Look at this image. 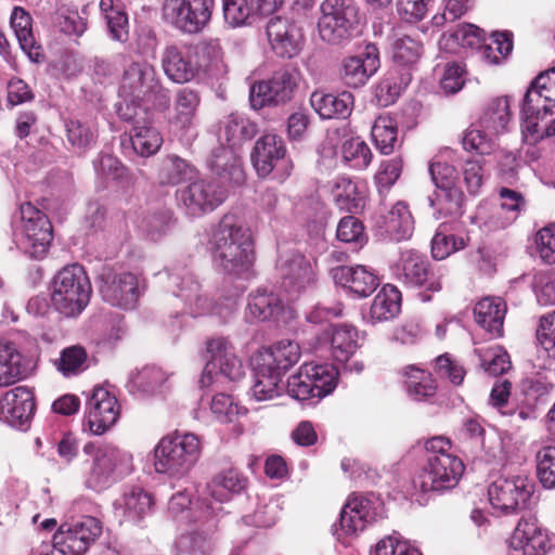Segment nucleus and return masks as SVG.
<instances>
[{
    "mask_svg": "<svg viewBox=\"0 0 555 555\" xmlns=\"http://www.w3.org/2000/svg\"><path fill=\"white\" fill-rule=\"evenodd\" d=\"M210 244L216 261L229 273L245 271L254 261L250 230L233 214L223 216Z\"/></svg>",
    "mask_w": 555,
    "mask_h": 555,
    "instance_id": "obj_1",
    "label": "nucleus"
},
{
    "mask_svg": "<svg viewBox=\"0 0 555 555\" xmlns=\"http://www.w3.org/2000/svg\"><path fill=\"white\" fill-rule=\"evenodd\" d=\"M522 130L534 141L555 135V67L541 73L527 90Z\"/></svg>",
    "mask_w": 555,
    "mask_h": 555,
    "instance_id": "obj_2",
    "label": "nucleus"
},
{
    "mask_svg": "<svg viewBox=\"0 0 555 555\" xmlns=\"http://www.w3.org/2000/svg\"><path fill=\"white\" fill-rule=\"evenodd\" d=\"M451 448V441L442 436L426 441L427 463L415 480L423 492H443L459 483L465 467Z\"/></svg>",
    "mask_w": 555,
    "mask_h": 555,
    "instance_id": "obj_3",
    "label": "nucleus"
},
{
    "mask_svg": "<svg viewBox=\"0 0 555 555\" xmlns=\"http://www.w3.org/2000/svg\"><path fill=\"white\" fill-rule=\"evenodd\" d=\"M118 94L127 109L130 105L133 108L147 104L162 107L168 101L167 90L162 86L154 66L142 59L125 66Z\"/></svg>",
    "mask_w": 555,
    "mask_h": 555,
    "instance_id": "obj_4",
    "label": "nucleus"
},
{
    "mask_svg": "<svg viewBox=\"0 0 555 555\" xmlns=\"http://www.w3.org/2000/svg\"><path fill=\"white\" fill-rule=\"evenodd\" d=\"M82 452L91 456V463L85 473V482L90 489L104 490L133 469L132 455L115 446L88 442Z\"/></svg>",
    "mask_w": 555,
    "mask_h": 555,
    "instance_id": "obj_5",
    "label": "nucleus"
},
{
    "mask_svg": "<svg viewBox=\"0 0 555 555\" xmlns=\"http://www.w3.org/2000/svg\"><path fill=\"white\" fill-rule=\"evenodd\" d=\"M201 454V443L193 434L164 437L154 450V467L158 474L172 478L186 476Z\"/></svg>",
    "mask_w": 555,
    "mask_h": 555,
    "instance_id": "obj_6",
    "label": "nucleus"
},
{
    "mask_svg": "<svg viewBox=\"0 0 555 555\" xmlns=\"http://www.w3.org/2000/svg\"><path fill=\"white\" fill-rule=\"evenodd\" d=\"M91 284L79 264L64 267L54 276L51 286V304L65 317L79 314L88 305Z\"/></svg>",
    "mask_w": 555,
    "mask_h": 555,
    "instance_id": "obj_7",
    "label": "nucleus"
},
{
    "mask_svg": "<svg viewBox=\"0 0 555 555\" xmlns=\"http://www.w3.org/2000/svg\"><path fill=\"white\" fill-rule=\"evenodd\" d=\"M453 151L444 149L429 164L433 182L439 189L437 206L444 216L457 215L464 201V193L457 184L459 176L455 168L448 162L453 158Z\"/></svg>",
    "mask_w": 555,
    "mask_h": 555,
    "instance_id": "obj_8",
    "label": "nucleus"
},
{
    "mask_svg": "<svg viewBox=\"0 0 555 555\" xmlns=\"http://www.w3.org/2000/svg\"><path fill=\"white\" fill-rule=\"evenodd\" d=\"M215 0H164L163 20L186 35H196L210 23Z\"/></svg>",
    "mask_w": 555,
    "mask_h": 555,
    "instance_id": "obj_9",
    "label": "nucleus"
},
{
    "mask_svg": "<svg viewBox=\"0 0 555 555\" xmlns=\"http://www.w3.org/2000/svg\"><path fill=\"white\" fill-rule=\"evenodd\" d=\"M320 10L318 31L323 41L339 44L351 37L357 9L350 0H324Z\"/></svg>",
    "mask_w": 555,
    "mask_h": 555,
    "instance_id": "obj_10",
    "label": "nucleus"
},
{
    "mask_svg": "<svg viewBox=\"0 0 555 555\" xmlns=\"http://www.w3.org/2000/svg\"><path fill=\"white\" fill-rule=\"evenodd\" d=\"M533 493V481L522 474L500 476L488 489L490 504L494 509L503 513L528 507Z\"/></svg>",
    "mask_w": 555,
    "mask_h": 555,
    "instance_id": "obj_11",
    "label": "nucleus"
},
{
    "mask_svg": "<svg viewBox=\"0 0 555 555\" xmlns=\"http://www.w3.org/2000/svg\"><path fill=\"white\" fill-rule=\"evenodd\" d=\"M209 359L201 377L203 387L211 386L218 377L237 380L244 375L241 360L236 357L232 344L224 337H215L206 343Z\"/></svg>",
    "mask_w": 555,
    "mask_h": 555,
    "instance_id": "obj_12",
    "label": "nucleus"
},
{
    "mask_svg": "<svg viewBox=\"0 0 555 555\" xmlns=\"http://www.w3.org/2000/svg\"><path fill=\"white\" fill-rule=\"evenodd\" d=\"M101 533V521L92 516H83L62 524L53 535V546L62 555H83Z\"/></svg>",
    "mask_w": 555,
    "mask_h": 555,
    "instance_id": "obj_13",
    "label": "nucleus"
},
{
    "mask_svg": "<svg viewBox=\"0 0 555 555\" xmlns=\"http://www.w3.org/2000/svg\"><path fill=\"white\" fill-rule=\"evenodd\" d=\"M383 514V504L374 495H352L341 509L339 529L335 531L337 539L356 535Z\"/></svg>",
    "mask_w": 555,
    "mask_h": 555,
    "instance_id": "obj_14",
    "label": "nucleus"
},
{
    "mask_svg": "<svg viewBox=\"0 0 555 555\" xmlns=\"http://www.w3.org/2000/svg\"><path fill=\"white\" fill-rule=\"evenodd\" d=\"M298 85V75L293 70L275 72L268 80L254 83L250 88L249 101L255 109L263 106L283 104L289 101Z\"/></svg>",
    "mask_w": 555,
    "mask_h": 555,
    "instance_id": "obj_15",
    "label": "nucleus"
},
{
    "mask_svg": "<svg viewBox=\"0 0 555 555\" xmlns=\"http://www.w3.org/2000/svg\"><path fill=\"white\" fill-rule=\"evenodd\" d=\"M23 241L26 253L34 258H41L52 241V228L47 216L30 203L20 207Z\"/></svg>",
    "mask_w": 555,
    "mask_h": 555,
    "instance_id": "obj_16",
    "label": "nucleus"
},
{
    "mask_svg": "<svg viewBox=\"0 0 555 555\" xmlns=\"http://www.w3.org/2000/svg\"><path fill=\"white\" fill-rule=\"evenodd\" d=\"M100 293L112 306L131 309L140 297L139 278L131 272L105 269L101 274Z\"/></svg>",
    "mask_w": 555,
    "mask_h": 555,
    "instance_id": "obj_17",
    "label": "nucleus"
},
{
    "mask_svg": "<svg viewBox=\"0 0 555 555\" xmlns=\"http://www.w3.org/2000/svg\"><path fill=\"white\" fill-rule=\"evenodd\" d=\"M282 274V287L287 294V300H294L301 292L315 282V272L309 259L298 253H292L279 260Z\"/></svg>",
    "mask_w": 555,
    "mask_h": 555,
    "instance_id": "obj_18",
    "label": "nucleus"
},
{
    "mask_svg": "<svg viewBox=\"0 0 555 555\" xmlns=\"http://www.w3.org/2000/svg\"><path fill=\"white\" fill-rule=\"evenodd\" d=\"M508 546L520 555H545L552 540L537 519H520L508 539Z\"/></svg>",
    "mask_w": 555,
    "mask_h": 555,
    "instance_id": "obj_19",
    "label": "nucleus"
},
{
    "mask_svg": "<svg viewBox=\"0 0 555 555\" xmlns=\"http://www.w3.org/2000/svg\"><path fill=\"white\" fill-rule=\"evenodd\" d=\"M266 33L271 49L280 57L292 59L298 55L304 47L301 28L288 18H271Z\"/></svg>",
    "mask_w": 555,
    "mask_h": 555,
    "instance_id": "obj_20",
    "label": "nucleus"
},
{
    "mask_svg": "<svg viewBox=\"0 0 555 555\" xmlns=\"http://www.w3.org/2000/svg\"><path fill=\"white\" fill-rule=\"evenodd\" d=\"M87 406L86 423L93 435H103L119 417L117 399L103 387L93 389Z\"/></svg>",
    "mask_w": 555,
    "mask_h": 555,
    "instance_id": "obj_21",
    "label": "nucleus"
},
{
    "mask_svg": "<svg viewBox=\"0 0 555 555\" xmlns=\"http://www.w3.org/2000/svg\"><path fill=\"white\" fill-rule=\"evenodd\" d=\"M34 413V393L28 387H15L7 391L0 400V418L12 427L23 428Z\"/></svg>",
    "mask_w": 555,
    "mask_h": 555,
    "instance_id": "obj_22",
    "label": "nucleus"
},
{
    "mask_svg": "<svg viewBox=\"0 0 555 555\" xmlns=\"http://www.w3.org/2000/svg\"><path fill=\"white\" fill-rule=\"evenodd\" d=\"M225 198L223 189L204 180L195 181L180 191L179 199L188 214L198 216L215 209Z\"/></svg>",
    "mask_w": 555,
    "mask_h": 555,
    "instance_id": "obj_23",
    "label": "nucleus"
},
{
    "mask_svg": "<svg viewBox=\"0 0 555 555\" xmlns=\"http://www.w3.org/2000/svg\"><path fill=\"white\" fill-rule=\"evenodd\" d=\"M378 67V51L374 46H367L360 53L343 60L340 77L346 86L359 88L367 82Z\"/></svg>",
    "mask_w": 555,
    "mask_h": 555,
    "instance_id": "obj_24",
    "label": "nucleus"
},
{
    "mask_svg": "<svg viewBox=\"0 0 555 555\" xmlns=\"http://www.w3.org/2000/svg\"><path fill=\"white\" fill-rule=\"evenodd\" d=\"M402 274L404 281L412 286L425 285L427 291L440 292L442 289L443 272L429 271L427 259L414 250H406L401 255Z\"/></svg>",
    "mask_w": 555,
    "mask_h": 555,
    "instance_id": "obj_25",
    "label": "nucleus"
},
{
    "mask_svg": "<svg viewBox=\"0 0 555 555\" xmlns=\"http://www.w3.org/2000/svg\"><path fill=\"white\" fill-rule=\"evenodd\" d=\"M162 68L167 78L177 83L191 81L197 74L191 49L185 46H167L162 52Z\"/></svg>",
    "mask_w": 555,
    "mask_h": 555,
    "instance_id": "obj_26",
    "label": "nucleus"
},
{
    "mask_svg": "<svg viewBox=\"0 0 555 555\" xmlns=\"http://www.w3.org/2000/svg\"><path fill=\"white\" fill-rule=\"evenodd\" d=\"M286 149L282 138L273 133L260 137L251 153L253 165L260 177L270 175L280 164H284Z\"/></svg>",
    "mask_w": 555,
    "mask_h": 555,
    "instance_id": "obj_27",
    "label": "nucleus"
},
{
    "mask_svg": "<svg viewBox=\"0 0 555 555\" xmlns=\"http://www.w3.org/2000/svg\"><path fill=\"white\" fill-rule=\"evenodd\" d=\"M333 278L337 284L358 297L370 296L379 283L377 275L362 264L335 268L333 270Z\"/></svg>",
    "mask_w": 555,
    "mask_h": 555,
    "instance_id": "obj_28",
    "label": "nucleus"
},
{
    "mask_svg": "<svg viewBox=\"0 0 555 555\" xmlns=\"http://www.w3.org/2000/svg\"><path fill=\"white\" fill-rule=\"evenodd\" d=\"M288 301L273 293L257 292L248 301V315L254 321L286 320L293 313Z\"/></svg>",
    "mask_w": 555,
    "mask_h": 555,
    "instance_id": "obj_29",
    "label": "nucleus"
},
{
    "mask_svg": "<svg viewBox=\"0 0 555 555\" xmlns=\"http://www.w3.org/2000/svg\"><path fill=\"white\" fill-rule=\"evenodd\" d=\"M25 359L16 345L0 341V387H9L27 376Z\"/></svg>",
    "mask_w": 555,
    "mask_h": 555,
    "instance_id": "obj_30",
    "label": "nucleus"
},
{
    "mask_svg": "<svg viewBox=\"0 0 555 555\" xmlns=\"http://www.w3.org/2000/svg\"><path fill=\"white\" fill-rule=\"evenodd\" d=\"M201 96L197 91L191 88H182L177 91L170 124L179 130H189L194 127Z\"/></svg>",
    "mask_w": 555,
    "mask_h": 555,
    "instance_id": "obj_31",
    "label": "nucleus"
},
{
    "mask_svg": "<svg viewBox=\"0 0 555 555\" xmlns=\"http://www.w3.org/2000/svg\"><path fill=\"white\" fill-rule=\"evenodd\" d=\"M312 108L324 119L346 118L353 105V95L343 92L338 95L315 91L310 96Z\"/></svg>",
    "mask_w": 555,
    "mask_h": 555,
    "instance_id": "obj_32",
    "label": "nucleus"
},
{
    "mask_svg": "<svg viewBox=\"0 0 555 555\" xmlns=\"http://www.w3.org/2000/svg\"><path fill=\"white\" fill-rule=\"evenodd\" d=\"M282 372L263 364L257 359L255 367V383L251 387V397L258 401H269L279 397L283 391Z\"/></svg>",
    "mask_w": 555,
    "mask_h": 555,
    "instance_id": "obj_33",
    "label": "nucleus"
},
{
    "mask_svg": "<svg viewBox=\"0 0 555 555\" xmlns=\"http://www.w3.org/2000/svg\"><path fill=\"white\" fill-rule=\"evenodd\" d=\"M506 305L500 297H486L474 309L476 322L492 336H501Z\"/></svg>",
    "mask_w": 555,
    "mask_h": 555,
    "instance_id": "obj_34",
    "label": "nucleus"
},
{
    "mask_svg": "<svg viewBox=\"0 0 555 555\" xmlns=\"http://www.w3.org/2000/svg\"><path fill=\"white\" fill-rule=\"evenodd\" d=\"M379 228L393 241L409 238L414 229L413 217L403 202H398L379 221Z\"/></svg>",
    "mask_w": 555,
    "mask_h": 555,
    "instance_id": "obj_35",
    "label": "nucleus"
},
{
    "mask_svg": "<svg viewBox=\"0 0 555 555\" xmlns=\"http://www.w3.org/2000/svg\"><path fill=\"white\" fill-rule=\"evenodd\" d=\"M331 353L338 362H347L360 348L358 330L348 324L332 326L328 330Z\"/></svg>",
    "mask_w": 555,
    "mask_h": 555,
    "instance_id": "obj_36",
    "label": "nucleus"
},
{
    "mask_svg": "<svg viewBox=\"0 0 555 555\" xmlns=\"http://www.w3.org/2000/svg\"><path fill=\"white\" fill-rule=\"evenodd\" d=\"M10 24L18 40L21 49L33 62H40V47L37 46L31 26V16L21 7H15L11 13Z\"/></svg>",
    "mask_w": 555,
    "mask_h": 555,
    "instance_id": "obj_37",
    "label": "nucleus"
},
{
    "mask_svg": "<svg viewBox=\"0 0 555 555\" xmlns=\"http://www.w3.org/2000/svg\"><path fill=\"white\" fill-rule=\"evenodd\" d=\"M153 499L150 493L139 487L125 490L124 494L115 502V507L120 509L129 521H140L152 511Z\"/></svg>",
    "mask_w": 555,
    "mask_h": 555,
    "instance_id": "obj_38",
    "label": "nucleus"
},
{
    "mask_svg": "<svg viewBox=\"0 0 555 555\" xmlns=\"http://www.w3.org/2000/svg\"><path fill=\"white\" fill-rule=\"evenodd\" d=\"M512 121V112L506 96H500L491 100L487 105L480 120V127L492 132V134H502L508 130Z\"/></svg>",
    "mask_w": 555,
    "mask_h": 555,
    "instance_id": "obj_39",
    "label": "nucleus"
},
{
    "mask_svg": "<svg viewBox=\"0 0 555 555\" xmlns=\"http://www.w3.org/2000/svg\"><path fill=\"white\" fill-rule=\"evenodd\" d=\"M299 358V345L287 339L276 343L258 357L263 364L279 370L283 375L291 366L298 362Z\"/></svg>",
    "mask_w": 555,
    "mask_h": 555,
    "instance_id": "obj_40",
    "label": "nucleus"
},
{
    "mask_svg": "<svg viewBox=\"0 0 555 555\" xmlns=\"http://www.w3.org/2000/svg\"><path fill=\"white\" fill-rule=\"evenodd\" d=\"M195 173V168L185 159L168 155L159 164L157 179L162 185H178L191 181Z\"/></svg>",
    "mask_w": 555,
    "mask_h": 555,
    "instance_id": "obj_41",
    "label": "nucleus"
},
{
    "mask_svg": "<svg viewBox=\"0 0 555 555\" xmlns=\"http://www.w3.org/2000/svg\"><path fill=\"white\" fill-rule=\"evenodd\" d=\"M256 132V125L245 116L231 114L222 122L220 138L227 142L228 146L236 149L254 138Z\"/></svg>",
    "mask_w": 555,
    "mask_h": 555,
    "instance_id": "obj_42",
    "label": "nucleus"
},
{
    "mask_svg": "<svg viewBox=\"0 0 555 555\" xmlns=\"http://www.w3.org/2000/svg\"><path fill=\"white\" fill-rule=\"evenodd\" d=\"M209 165L216 175L227 177L230 181L240 183L244 179L240 157L234 147H218L214 152Z\"/></svg>",
    "mask_w": 555,
    "mask_h": 555,
    "instance_id": "obj_43",
    "label": "nucleus"
},
{
    "mask_svg": "<svg viewBox=\"0 0 555 555\" xmlns=\"http://www.w3.org/2000/svg\"><path fill=\"white\" fill-rule=\"evenodd\" d=\"M401 295L397 287L385 285L374 297L370 315L373 321L383 322L395 318L400 312Z\"/></svg>",
    "mask_w": 555,
    "mask_h": 555,
    "instance_id": "obj_44",
    "label": "nucleus"
},
{
    "mask_svg": "<svg viewBox=\"0 0 555 555\" xmlns=\"http://www.w3.org/2000/svg\"><path fill=\"white\" fill-rule=\"evenodd\" d=\"M245 487V480L234 469L222 472L215 476L207 485L206 492L215 501L221 503L238 493Z\"/></svg>",
    "mask_w": 555,
    "mask_h": 555,
    "instance_id": "obj_45",
    "label": "nucleus"
},
{
    "mask_svg": "<svg viewBox=\"0 0 555 555\" xmlns=\"http://www.w3.org/2000/svg\"><path fill=\"white\" fill-rule=\"evenodd\" d=\"M170 279L172 284L178 288V291L175 292L176 296L181 297L190 306L191 314L197 315L208 311L209 304L206 298H203L198 294L199 285L190 274H185L184 276L172 274Z\"/></svg>",
    "mask_w": 555,
    "mask_h": 555,
    "instance_id": "obj_46",
    "label": "nucleus"
},
{
    "mask_svg": "<svg viewBox=\"0 0 555 555\" xmlns=\"http://www.w3.org/2000/svg\"><path fill=\"white\" fill-rule=\"evenodd\" d=\"M131 144L138 155L149 157L158 152L163 137L152 125H137L131 131Z\"/></svg>",
    "mask_w": 555,
    "mask_h": 555,
    "instance_id": "obj_47",
    "label": "nucleus"
},
{
    "mask_svg": "<svg viewBox=\"0 0 555 555\" xmlns=\"http://www.w3.org/2000/svg\"><path fill=\"white\" fill-rule=\"evenodd\" d=\"M307 376V380L313 384L317 398H323L336 386L337 371L328 364L305 363L300 366Z\"/></svg>",
    "mask_w": 555,
    "mask_h": 555,
    "instance_id": "obj_48",
    "label": "nucleus"
},
{
    "mask_svg": "<svg viewBox=\"0 0 555 555\" xmlns=\"http://www.w3.org/2000/svg\"><path fill=\"white\" fill-rule=\"evenodd\" d=\"M376 147L385 155L391 154L398 144L397 122L388 115L378 116L371 130Z\"/></svg>",
    "mask_w": 555,
    "mask_h": 555,
    "instance_id": "obj_49",
    "label": "nucleus"
},
{
    "mask_svg": "<svg viewBox=\"0 0 555 555\" xmlns=\"http://www.w3.org/2000/svg\"><path fill=\"white\" fill-rule=\"evenodd\" d=\"M212 548L211 535L204 531H186L176 541L177 555H210Z\"/></svg>",
    "mask_w": 555,
    "mask_h": 555,
    "instance_id": "obj_50",
    "label": "nucleus"
},
{
    "mask_svg": "<svg viewBox=\"0 0 555 555\" xmlns=\"http://www.w3.org/2000/svg\"><path fill=\"white\" fill-rule=\"evenodd\" d=\"M498 134L478 126H470L463 135L462 143L466 151L476 152L480 155H490L496 150Z\"/></svg>",
    "mask_w": 555,
    "mask_h": 555,
    "instance_id": "obj_51",
    "label": "nucleus"
},
{
    "mask_svg": "<svg viewBox=\"0 0 555 555\" xmlns=\"http://www.w3.org/2000/svg\"><path fill=\"white\" fill-rule=\"evenodd\" d=\"M468 242V235L449 234L439 228L431 240V255L436 260H443L464 249Z\"/></svg>",
    "mask_w": 555,
    "mask_h": 555,
    "instance_id": "obj_52",
    "label": "nucleus"
},
{
    "mask_svg": "<svg viewBox=\"0 0 555 555\" xmlns=\"http://www.w3.org/2000/svg\"><path fill=\"white\" fill-rule=\"evenodd\" d=\"M406 388L414 400H422L435 393L436 384L430 373L415 366H410L404 372Z\"/></svg>",
    "mask_w": 555,
    "mask_h": 555,
    "instance_id": "obj_53",
    "label": "nucleus"
},
{
    "mask_svg": "<svg viewBox=\"0 0 555 555\" xmlns=\"http://www.w3.org/2000/svg\"><path fill=\"white\" fill-rule=\"evenodd\" d=\"M392 59L401 65H412L420 59L423 44L414 36L403 34L398 36L392 43Z\"/></svg>",
    "mask_w": 555,
    "mask_h": 555,
    "instance_id": "obj_54",
    "label": "nucleus"
},
{
    "mask_svg": "<svg viewBox=\"0 0 555 555\" xmlns=\"http://www.w3.org/2000/svg\"><path fill=\"white\" fill-rule=\"evenodd\" d=\"M475 352L479 357L483 370L492 375L504 374L512 366L508 353L500 346L479 348Z\"/></svg>",
    "mask_w": 555,
    "mask_h": 555,
    "instance_id": "obj_55",
    "label": "nucleus"
},
{
    "mask_svg": "<svg viewBox=\"0 0 555 555\" xmlns=\"http://www.w3.org/2000/svg\"><path fill=\"white\" fill-rule=\"evenodd\" d=\"M372 152L369 145L360 138H350L341 145V157L356 169H365L372 160Z\"/></svg>",
    "mask_w": 555,
    "mask_h": 555,
    "instance_id": "obj_56",
    "label": "nucleus"
},
{
    "mask_svg": "<svg viewBox=\"0 0 555 555\" xmlns=\"http://www.w3.org/2000/svg\"><path fill=\"white\" fill-rule=\"evenodd\" d=\"M513 49L512 35L509 33H494L488 44L479 48L482 60L489 64H499Z\"/></svg>",
    "mask_w": 555,
    "mask_h": 555,
    "instance_id": "obj_57",
    "label": "nucleus"
},
{
    "mask_svg": "<svg viewBox=\"0 0 555 555\" xmlns=\"http://www.w3.org/2000/svg\"><path fill=\"white\" fill-rule=\"evenodd\" d=\"M259 10L253 0H223V15L225 22L233 26H242Z\"/></svg>",
    "mask_w": 555,
    "mask_h": 555,
    "instance_id": "obj_58",
    "label": "nucleus"
},
{
    "mask_svg": "<svg viewBox=\"0 0 555 555\" xmlns=\"http://www.w3.org/2000/svg\"><path fill=\"white\" fill-rule=\"evenodd\" d=\"M65 127L67 140L74 149L86 150L95 142L96 130L89 122L70 119Z\"/></svg>",
    "mask_w": 555,
    "mask_h": 555,
    "instance_id": "obj_59",
    "label": "nucleus"
},
{
    "mask_svg": "<svg viewBox=\"0 0 555 555\" xmlns=\"http://www.w3.org/2000/svg\"><path fill=\"white\" fill-rule=\"evenodd\" d=\"M337 205L347 211L358 212L365 206V193L352 181H343L337 185L335 195Z\"/></svg>",
    "mask_w": 555,
    "mask_h": 555,
    "instance_id": "obj_60",
    "label": "nucleus"
},
{
    "mask_svg": "<svg viewBox=\"0 0 555 555\" xmlns=\"http://www.w3.org/2000/svg\"><path fill=\"white\" fill-rule=\"evenodd\" d=\"M94 170L103 186L109 181L124 179L127 173L126 167L119 159L109 154H103L98 157L94 162Z\"/></svg>",
    "mask_w": 555,
    "mask_h": 555,
    "instance_id": "obj_61",
    "label": "nucleus"
},
{
    "mask_svg": "<svg viewBox=\"0 0 555 555\" xmlns=\"http://www.w3.org/2000/svg\"><path fill=\"white\" fill-rule=\"evenodd\" d=\"M86 350L80 346H70L61 352L56 367L64 376H72L82 372L86 369Z\"/></svg>",
    "mask_w": 555,
    "mask_h": 555,
    "instance_id": "obj_62",
    "label": "nucleus"
},
{
    "mask_svg": "<svg viewBox=\"0 0 555 555\" xmlns=\"http://www.w3.org/2000/svg\"><path fill=\"white\" fill-rule=\"evenodd\" d=\"M537 474L544 488L555 487V447H544L537 453Z\"/></svg>",
    "mask_w": 555,
    "mask_h": 555,
    "instance_id": "obj_63",
    "label": "nucleus"
},
{
    "mask_svg": "<svg viewBox=\"0 0 555 555\" xmlns=\"http://www.w3.org/2000/svg\"><path fill=\"white\" fill-rule=\"evenodd\" d=\"M537 340L548 357L555 358V310L540 318Z\"/></svg>",
    "mask_w": 555,
    "mask_h": 555,
    "instance_id": "obj_64",
    "label": "nucleus"
}]
</instances>
